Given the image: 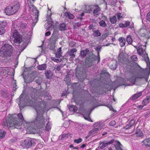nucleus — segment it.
<instances>
[{"label": "nucleus", "instance_id": "nucleus-29", "mask_svg": "<svg viewBox=\"0 0 150 150\" xmlns=\"http://www.w3.org/2000/svg\"><path fill=\"white\" fill-rule=\"evenodd\" d=\"M143 142L144 145L146 147L150 146V138L145 139Z\"/></svg>", "mask_w": 150, "mask_h": 150}, {"label": "nucleus", "instance_id": "nucleus-23", "mask_svg": "<svg viewBox=\"0 0 150 150\" xmlns=\"http://www.w3.org/2000/svg\"><path fill=\"white\" fill-rule=\"evenodd\" d=\"M47 30H50L52 29V27L54 26V24L52 22H47L45 24Z\"/></svg>", "mask_w": 150, "mask_h": 150}, {"label": "nucleus", "instance_id": "nucleus-17", "mask_svg": "<svg viewBox=\"0 0 150 150\" xmlns=\"http://www.w3.org/2000/svg\"><path fill=\"white\" fill-rule=\"evenodd\" d=\"M110 68L112 70L115 69L117 67V62L116 60L112 61L109 64Z\"/></svg>", "mask_w": 150, "mask_h": 150}, {"label": "nucleus", "instance_id": "nucleus-45", "mask_svg": "<svg viewBox=\"0 0 150 150\" xmlns=\"http://www.w3.org/2000/svg\"><path fill=\"white\" fill-rule=\"evenodd\" d=\"M52 60L54 61V62H56L57 63L60 62L62 61V59L61 58L57 59L54 57L52 58Z\"/></svg>", "mask_w": 150, "mask_h": 150}, {"label": "nucleus", "instance_id": "nucleus-9", "mask_svg": "<svg viewBox=\"0 0 150 150\" xmlns=\"http://www.w3.org/2000/svg\"><path fill=\"white\" fill-rule=\"evenodd\" d=\"M147 66L149 69L147 70H143L141 72L140 74L139 75L138 77L140 79L144 78L146 81H148L149 76L150 74V67H149V65H147Z\"/></svg>", "mask_w": 150, "mask_h": 150}, {"label": "nucleus", "instance_id": "nucleus-19", "mask_svg": "<svg viewBox=\"0 0 150 150\" xmlns=\"http://www.w3.org/2000/svg\"><path fill=\"white\" fill-rule=\"evenodd\" d=\"M142 94V92L137 93L131 97L129 100H134L137 99L139 97L141 96Z\"/></svg>", "mask_w": 150, "mask_h": 150}, {"label": "nucleus", "instance_id": "nucleus-26", "mask_svg": "<svg viewBox=\"0 0 150 150\" xmlns=\"http://www.w3.org/2000/svg\"><path fill=\"white\" fill-rule=\"evenodd\" d=\"M118 40L120 42V44L121 47H123L125 45L126 40L124 38L120 37L119 38Z\"/></svg>", "mask_w": 150, "mask_h": 150}, {"label": "nucleus", "instance_id": "nucleus-33", "mask_svg": "<svg viewBox=\"0 0 150 150\" xmlns=\"http://www.w3.org/2000/svg\"><path fill=\"white\" fill-rule=\"evenodd\" d=\"M88 52V50H87L81 51L80 55L81 57L82 58H83L84 57L86 56Z\"/></svg>", "mask_w": 150, "mask_h": 150}, {"label": "nucleus", "instance_id": "nucleus-22", "mask_svg": "<svg viewBox=\"0 0 150 150\" xmlns=\"http://www.w3.org/2000/svg\"><path fill=\"white\" fill-rule=\"evenodd\" d=\"M96 8L94 10L93 13L95 15H98L99 14V13L101 11V9L98 5L96 4L93 6Z\"/></svg>", "mask_w": 150, "mask_h": 150}, {"label": "nucleus", "instance_id": "nucleus-20", "mask_svg": "<svg viewBox=\"0 0 150 150\" xmlns=\"http://www.w3.org/2000/svg\"><path fill=\"white\" fill-rule=\"evenodd\" d=\"M45 74L47 79H50L53 76V73L50 70H47L45 71Z\"/></svg>", "mask_w": 150, "mask_h": 150}, {"label": "nucleus", "instance_id": "nucleus-5", "mask_svg": "<svg viewBox=\"0 0 150 150\" xmlns=\"http://www.w3.org/2000/svg\"><path fill=\"white\" fill-rule=\"evenodd\" d=\"M20 6V4L16 2L13 6H8L6 7L4 10V12L8 16L13 15L19 9Z\"/></svg>", "mask_w": 150, "mask_h": 150}, {"label": "nucleus", "instance_id": "nucleus-52", "mask_svg": "<svg viewBox=\"0 0 150 150\" xmlns=\"http://www.w3.org/2000/svg\"><path fill=\"white\" fill-rule=\"evenodd\" d=\"M26 25L24 23H20V27L21 29H23L26 28Z\"/></svg>", "mask_w": 150, "mask_h": 150}, {"label": "nucleus", "instance_id": "nucleus-43", "mask_svg": "<svg viewBox=\"0 0 150 150\" xmlns=\"http://www.w3.org/2000/svg\"><path fill=\"white\" fill-rule=\"evenodd\" d=\"M70 135V134L69 133L63 134L61 136V139H63L65 138H68Z\"/></svg>", "mask_w": 150, "mask_h": 150}, {"label": "nucleus", "instance_id": "nucleus-34", "mask_svg": "<svg viewBox=\"0 0 150 150\" xmlns=\"http://www.w3.org/2000/svg\"><path fill=\"white\" fill-rule=\"evenodd\" d=\"M101 34L99 30H96L92 34V35L94 37H98L100 36Z\"/></svg>", "mask_w": 150, "mask_h": 150}, {"label": "nucleus", "instance_id": "nucleus-25", "mask_svg": "<svg viewBox=\"0 0 150 150\" xmlns=\"http://www.w3.org/2000/svg\"><path fill=\"white\" fill-rule=\"evenodd\" d=\"M62 52L61 47L58 49L55 53V57L56 58H60L62 56Z\"/></svg>", "mask_w": 150, "mask_h": 150}, {"label": "nucleus", "instance_id": "nucleus-42", "mask_svg": "<svg viewBox=\"0 0 150 150\" xmlns=\"http://www.w3.org/2000/svg\"><path fill=\"white\" fill-rule=\"evenodd\" d=\"M6 132L3 130H0V138L4 137L6 134Z\"/></svg>", "mask_w": 150, "mask_h": 150}, {"label": "nucleus", "instance_id": "nucleus-37", "mask_svg": "<svg viewBox=\"0 0 150 150\" xmlns=\"http://www.w3.org/2000/svg\"><path fill=\"white\" fill-rule=\"evenodd\" d=\"M100 25L103 28H105L107 27V24L105 21L103 20H101L99 22Z\"/></svg>", "mask_w": 150, "mask_h": 150}, {"label": "nucleus", "instance_id": "nucleus-54", "mask_svg": "<svg viewBox=\"0 0 150 150\" xmlns=\"http://www.w3.org/2000/svg\"><path fill=\"white\" fill-rule=\"evenodd\" d=\"M135 121L134 120H131L129 122V124L130 125V127L132 126L134 124Z\"/></svg>", "mask_w": 150, "mask_h": 150}, {"label": "nucleus", "instance_id": "nucleus-18", "mask_svg": "<svg viewBox=\"0 0 150 150\" xmlns=\"http://www.w3.org/2000/svg\"><path fill=\"white\" fill-rule=\"evenodd\" d=\"M29 8V10L30 11H35V14L37 16H38V14L39 13V11L37 10L36 7L34 6L33 4H32V5H31L28 6Z\"/></svg>", "mask_w": 150, "mask_h": 150}, {"label": "nucleus", "instance_id": "nucleus-39", "mask_svg": "<svg viewBox=\"0 0 150 150\" xmlns=\"http://www.w3.org/2000/svg\"><path fill=\"white\" fill-rule=\"evenodd\" d=\"M117 16L118 19L123 18L125 16L123 13H118L117 14Z\"/></svg>", "mask_w": 150, "mask_h": 150}, {"label": "nucleus", "instance_id": "nucleus-59", "mask_svg": "<svg viewBox=\"0 0 150 150\" xmlns=\"http://www.w3.org/2000/svg\"><path fill=\"white\" fill-rule=\"evenodd\" d=\"M146 19L148 21L150 22V11L147 14L146 16Z\"/></svg>", "mask_w": 150, "mask_h": 150}, {"label": "nucleus", "instance_id": "nucleus-6", "mask_svg": "<svg viewBox=\"0 0 150 150\" xmlns=\"http://www.w3.org/2000/svg\"><path fill=\"white\" fill-rule=\"evenodd\" d=\"M97 60V57L93 54L91 52H90L86 57L85 63L86 67H90L94 64V62Z\"/></svg>", "mask_w": 150, "mask_h": 150}, {"label": "nucleus", "instance_id": "nucleus-46", "mask_svg": "<svg viewBox=\"0 0 150 150\" xmlns=\"http://www.w3.org/2000/svg\"><path fill=\"white\" fill-rule=\"evenodd\" d=\"M50 122H48L46 126L45 127L46 130L47 131H49V130L51 128V126L50 125Z\"/></svg>", "mask_w": 150, "mask_h": 150}, {"label": "nucleus", "instance_id": "nucleus-53", "mask_svg": "<svg viewBox=\"0 0 150 150\" xmlns=\"http://www.w3.org/2000/svg\"><path fill=\"white\" fill-rule=\"evenodd\" d=\"M129 81L132 83L134 84L136 81V79L134 77H132L129 79Z\"/></svg>", "mask_w": 150, "mask_h": 150}, {"label": "nucleus", "instance_id": "nucleus-57", "mask_svg": "<svg viewBox=\"0 0 150 150\" xmlns=\"http://www.w3.org/2000/svg\"><path fill=\"white\" fill-rule=\"evenodd\" d=\"M116 124V122L114 120L112 121L110 123H109V125L111 126H115Z\"/></svg>", "mask_w": 150, "mask_h": 150}, {"label": "nucleus", "instance_id": "nucleus-56", "mask_svg": "<svg viewBox=\"0 0 150 150\" xmlns=\"http://www.w3.org/2000/svg\"><path fill=\"white\" fill-rule=\"evenodd\" d=\"M63 67V65L62 64L58 65L57 66V67L55 69L57 71H59L61 70V69Z\"/></svg>", "mask_w": 150, "mask_h": 150}, {"label": "nucleus", "instance_id": "nucleus-28", "mask_svg": "<svg viewBox=\"0 0 150 150\" xmlns=\"http://www.w3.org/2000/svg\"><path fill=\"white\" fill-rule=\"evenodd\" d=\"M59 28L61 31H64L67 30V27L65 23H63L60 24L59 26Z\"/></svg>", "mask_w": 150, "mask_h": 150}, {"label": "nucleus", "instance_id": "nucleus-51", "mask_svg": "<svg viewBox=\"0 0 150 150\" xmlns=\"http://www.w3.org/2000/svg\"><path fill=\"white\" fill-rule=\"evenodd\" d=\"M131 59L134 61H137L138 60L137 56L136 55H133L131 57Z\"/></svg>", "mask_w": 150, "mask_h": 150}, {"label": "nucleus", "instance_id": "nucleus-8", "mask_svg": "<svg viewBox=\"0 0 150 150\" xmlns=\"http://www.w3.org/2000/svg\"><path fill=\"white\" fill-rule=\"evenodd\" d=\"M134 46L136 48L138 54L143 57L147 65H149L150 67V62L148 54L142 48V46L139 45L138 48H137L136 46Z\"/></svg>", "mask_w": 150, "mask_h": 150}, {"label": "nucleus", "instance_id": "nucleus-12", "mask_svg": "<svg viewBox=\"0 0 150 150\" xmlns=\"http://www.w3.org/2000/svg\"><path fill=\"white\" fill-rule=\"evenodd\" d=\"M77 51V50L75 48L69 50L67 53V54H68L70 57V59L72 60L75 57V53Z\"/></svg>", "mask_w": 150, "mask_h": 150}, {"label": "nucleus", "instance_id": "nucleus-30", "mask_svg": "<svg viewBox=\"0 0 150 150\" xmlns=\"http://www.w3.org/2000/svg\"><path fill=\"white\" fill-rule=\"evenodd\" d=\"M64 15L66 17H68L69 19H73L74 17V16L70 12H66L64 13Z\"/></svg>", "mask_w": 150, "mask_h": 150}, {"label": "nucleus", "instance_id": "nucleus-4", "mask_svg": "<svg viewBox=\"0 0 150 150\" xmlns=\"http://www.w3.org/2000/svg\"><path fill=\"white\" fill-rule=\"evenodd\" d=\"M13 47L8 44H4L0 50V54L3 57H11L12 54Z\"/></svg>", "mask_w": 150, "mask_h": 150}, {"label": "nucleus", "instance_id": "nucleus-14", "mask_svg": "<svg viewBox=\"0 0 150 150\" xmlns=\"http://www.w3.org/2000/svg\"><path fill=\"white\" fill-rule=\"evenodd\" d=\"M113 141V143L114 144L116 150H122V145L119 142L115 140L114 139Z\"/></svg>", "mask_w": 150, "mask_h": 150}, {"label": "nucleus", "instance_id": "nucleus-38", "mask_svg": "<svg viewBox=\"0 0 150 150\" xmlns=\"http://www.w3.org/2000/svg\"><path fill=\"white\" fill-rule=\"evenodd\" d=\"M110 20L112 24H114L117 21V18L116 16H114L112 17H110Z\"/></svg>", "mask_w": 150, "mask_h": 150}, {"label": "nucleus", "instance_id": "nucleus-36", "mask_svg": "<svg viewBox=\"0 0 150 150\" xmlns=\"http://www.w3.org/2000/svg\"><path fill=\"white\" fill-rule=\"evenodd\" d=\"M68 108L70 111L76 112L77 110L76 107L75 105H71L68 107Z\"/></svg>", "mask_w": 150, "mask_h": 150}, {"label": "nucleus", "instance_id": "nucleus-64", "mask_svg": "<svg viewBox=\"0 0 150 150\" xmlns=\"http://www.w3.org/2000/svg\"><path fill=\"white\" fill-rule=\"evenodd\" d=\"M119 26L120 28H126V26H125V24L123 23H120L119 25Z\"/></svg>", "mask_w": 150, "mask_h": 150}, {"label": "nucleus", "instance_id": "nucleus-13", "mask_svg": "<svg viewBox=\"0 0 150 150\" xmlns=\"http://www.w3.org/2000/svg\"><path fill=\"white\" fill-rule=\"evenodd\" d=\"M100 75V79L103 81L106 78L108 77L109 74L106 71L102 70L101 71Z\"/></svg>", "mask_w": 150, "mask_h": 150}, {"label": "nucleus", "instance_id": "nucleus-31", "mask_svg": "<svg viewBox=\"0 0 150 150\" xmlns=\"http://www.w3.org/2000/svg\"><path fill=\"white\" fill-rule=\"evenodd\" d=\"M0 93L1 95L5 98H7L8 96V93L6 90H2L0 91Z\"/></svg>", "mask_w": 150, "mask_h": 150}, {"label": "nucleus", "instance_id": "nucleus-40", "mask_svg": "<svg viewBox=\"0 0 150 150\" xmlns=\"http://www.w3.org/2000/svg\"><path fill=\"white\" fill-rule=\"evenodd\" d=\"M136 134L138 136L141 137L143 135V133L142 132V131L139 129H137Z\"/></svg>", "mask_w": 150, "mask_h": 150}, {"label": "nucleus", "instance_id": "nucleus-2", "mask_svg": "<svg viewBox=\"0 0 150 150\" xmlns=\"http://www.w3.org/2000/svg\"><path fill=\"white\" fill-rule=\"evenodd\" d=\"M24 120L23 116L21 113L18 114H14L8 118L6 122H4L3 125L5 126H9L17 129L20 128V125L22 121Z\"/></svg>", "mask_w": 150, "mask_h": 150}, {"label": "nucleus", "instance_id": "nucleus-61", "mask_svg": "<svg viewBox=\"0 0 150 150\" xmlns=\"http://www.w3.org/2000/svg\"><path fill=\"white\" fill-rule=\"evenodd\" d=\"M27 4L28 6H29L30 5H32L33 4V3L30 0H28Z\"/></svg>", "mask_w": 150, "mask_h": 150}, {"label": "nucleus", "instance_id": "nucleus-58", "mask_svg": "<svg viewBox=\"0 0 150 150\" xmlns=\"http://www.w3.org/2000/svg\"><path fill=\"white\" fill-rule=\"evenodd\" d=\"M35 81L36 83L39 85H40L42 83V80L40 79L35 80Z\"/></svg>", "mask_w": 150, "mask_h": 150}, {"label": "nucleus", "instance_id": "nucleus-60", "mask_svg": "<svg viewBox=\"0 0 150 150\" xmlns=\"http://www.w3.org/2000/svg\"><path fill=\"white\" fill-rule=\"evenodd\" d=\"M95 27V26L93 24H90L88 27V29L89 30H91L92 29Z\"/></svg>", "mask_w": 150, "mask_h": 150}, {"label": "nucleus", "instance_id": "nucleus-48", "mask_svg": "<svg viewBox=\"0 0 150 150\" xmlns=\"http://www.w3.org/2000/svg\"><path fill=\"white\" fill-rule=\"evenodd\" d=\"M55 44L50 43V49L51 50H54L55 47Z\"/></svg>", "mask_w": 150, "mask_h": 150}, {"label": "nucleus", "instance_id": "nucleus-21", "mask_svg": "<svg viewBox=\"0 0 150 150\" xmlns=\"http://www.w3.org/2000/svg\"><path fill=\"white\" fill-rule=\"evenodd\" d=\"M103 123L101 122H95L93 125V126L94 127H97V128H98V129H102L103 127Z\"/></svg>", "mask_w": 150, "mask_h": 150}, {"label": "nucleus", "instance_id": "nucleus-35", "mask_svg": "<svg viewBox=\"0 0 150 150\" xmlns=\"http://www.w3.org/2000/svg\"><path fill=\"white\" fill-rule=\"evenodd\" d=\"M89 111H88L86 115H83V116L85 119L86 120L89 121L93 122L92 120L89 117Z\"/></svg>", "mask_w": 150, "mask_h": 150}, {"label": "nucleus", "instance_id": "nucleus-3", "mask_svg": "<svg viewBox=\"0 0 150 150\" xmlns=\"http://www.w3.org/2000/svg\"><path fill=\"white\" fill-rule=\"evenodd\" d=\"M18 28L17 24L15 23L12 25L11 28V32L12 35L11 36V38H13L14 42L15 43L19 44L22 41V37L18 33L17 28Z\"/></svg>", "mask_w": 150, "mask_h": 150}, {"label": "nucleus", "instance_id": "nucleus-49", "mask_svg": "<svg viewBox=\"0 0 150 150\" xmlns=\"http://www.w3.org/2000/svg\"><path fill=\"white\" fill-rule=\"evenodd\" d=\"M82 141V139L81 138H79L78 139H74V142L77 144H79L81 143Z\"/></svg>", "mask_w": 150, "mask_h": 150}, {"label": "nucleus", "instance_id": "nucleus-55", "mask_svg": "<svg viewBox=\"0 0 150 150\" xmlns=\"http://www.w3.org/2000/svg\"><path fill=\"white\" fill-rule=\"evenodd\" d=\"M76 43L74 41H71L69 43V46L72 47H74L76 45Z\"/></svg>", "mask_w": 150, "mask_h": 150}, {"label": "nucleus", "instance_id": "nucleus-24", "mask_svg": "<svg viewBox=\"0 0 150 150\" xmlns=\"http://www.w3.org/2000/svg\"><path fill=\"white\" fill-rule=\"evenodd\" d=\"M101 48L102 47L101 46L99 45L98 46L96 47L95 48V50L97 51L98 53V56H97V57L98 63L100 61L99 52H100V49H101Z\"/></svg>", "mask_w": 150, "mask_h": 150}, {"label": "nucleus", "instance_id": "nucleus-62", "mask_svg": "<svg viewBox=\"0 0 150 150\" xmlns=\"http://www.w3.org/2000/svg\"><path fill=\"white\" fill-rule=\"evenodd\" d=\"M130 22L129 21H126L124 24L125 26H126V27H127L129 25Z\"/></svg>", "mask_w": 150, "mask_h": 150}, {"label": "nucleus", "instance_id": "nucleus-47", "mask_svg": "<svg viewBox=\"0 0 150 150\" xmlns=\"http://www.w3.org/2000/svg\"><path fill=\"white\" fill-rule=\"evenodd\" d=\"M29 76L31 77L30 79L28 80V82L32 81L35 79V77L33 76V74H31L29 75Z\"/></svg>", "mask_w": 150, "mask_h": 150}, {"label": "nucleus", "instance_id": "nucleus-41", "mask_svg": "<svg viewBox=\"0 0 150 150\" xmlns=\"http://www.w3.org/2000/svg\"><path fill=\"white\" fill-rule=\"evenodd\" d=\"M126 41L128 42L129 44H131L132 42V40L131 37L129 35H127L126 38Z\"/></svg>", "mask_w": 150, "mask_h": 150}, {"label": "nucleus", "instance_id": "nucleus-32", "mask_svg": "<svg viewBox=\"0 0 150 150\" xmlns=\"http://www.w3.org/2000/svg\"><path fill=\"white\" fill-rule=\"evenodd\" d=\"M150 101V96H147L146 98L144 99L142 101V104L144 105H146Z\"/></svg>", "mask_w": 150, "mask_h": 150}, {"label": "nucleus", "instance_id": "nucleus-63", "mask_svg": "<svg viewBox=\"0 0 150 150\" xmlns=\"http://www.w3.org/2000/svg\"><path fill=\"white\" fill-rule=\"evenodd\" d=\"M108 107L109 108L110 110H112L113 111H115V110L113 109L112 106V105H109L108 106Z\"/></svg>", "mask_w": 150, "mask_h": 150}, {"label": "nucleus", "instance_id": "nucleus-11", "mask_svg": "<svg viewBox=\"0 0 150 150\" xmlns=\"http://www.w3.org/2000/svg\"><path fill=\"white\" fill-rule=\"evenodd\" d=\"M7 24L6 21H0V35H2L5 32V27Z\"/></svg>", "mask_w": 150, "mask_h": 150}, {"label": "nucleus", "instance_id": "nucleus-1", "mask_svg": "<svg viewBox=\"0 0 150 150\" xmlns=\"http://www.w3.org/2000/svg\"><path fill=\"white\" fill-rule=\"evenodd\" d=\"M37 95V92L32 93L31 98L34 100L33 101L29 98H25L23 101L21 99L20 100L18 103L20 110L23 108L26 105L33 106L37 113V117L34 120V123L38 129L44 127L45 123L47 120L44 119L42 114L46 111V104L43 100L40 102H35V99Z\"/></svg>", "mask_w": 150, "mask_h": 150}, {"label": "nucleus", "instance_id": "nucleus-7", "mask_svg": "<svg viewBox=\"0 0 150 150\" xmlns=\"http://www.w3.org/2000/svg\"><path fill=\"white\" fill-rule=\"evenodd\" d=\"M21 144L24 148H30L35 145V140L31 138H27L24 140H22Z\"/></svg>", "mask_w": 150, "mask_h": 150}, {"label": "nucleus", "instance_id": "nucleus-50", "mask_svg": "<svg viewBox=\"0 0 150 150\" xmlns=\"http://www.w3.org/2000/svg\"><path fill=\"white\" fill-rule=\"evenodd\" d=\"M47 20L48 21V22H52V23H53V24H54V23L52 21V19L51 17V15H50L49 16H47Z\"/></svg>", "mask_w": 150, "mask_h": 150}, {"label": "nucleus", "instance_id": "nucleus-16", "mask_svg": "<svg viewBox=\"0 0 150 150\" xmlns=\"http://www.w3.org/2000/svg\"><path fill=\"white\" fill-rule=\"evenodd\" d=\"M93 6L84 5L82 7V9L84 10V11L86 13H89L92 11L93 8Z\"/></svg>", "mask_w": 150, "mask_h": 150}, {"label": "nucleus", "instance_id": "nucleus-10", "mask_svg": "<svg viewBox=\"0 0 150 150\" xmlns=\"http://www.w3.org/2000/svg\"><path fill=\"white\" fill-rule=\"evenodd\" d=\"M58 31L54 30L53 33L50 39V43L55 44L58 38Z\"/></svg>", "mask_w": 150, "mask_h": 150}, {"label": "nucleus", "instance_id": "nucleus-44", "mask_svg": "<svg viewBox=\"0 0 150 150\" xmlns=\"http://www.w3.org/2000/svg\"><path fill=\"white\" fill-rule=\"evenodd\" d=\"M92 133V134H94L97 133L98 131V128H95L91 130V131Z\"/></svg>", "mask_w": 150, "mask_h": 150}, {"label": "nucleus", "instance_id": "nucleus-27", "mask_svg": "<svg viewBox=\"0 0 150 150\" xmlns=\"http://www.w3.org/2000/svg\"><path fill=\"white\" fill-rule=\"evenodd\" d=\"M37 68L39 70H45L47 68V65L46 64L39 65L37 67Z\"/></svg>", "mask_w": 150, "mask_h": 150}, {"label": "nucleus", "instance_id": "nucleus-15", "mask_svg": "<svg viewBox=\"0 0 150 150\" xmlns=\"http://www.w3.org/2000/svg\"><path fill=\"white\" fill-rule=\"evenodd\" d=\"M114 139H112L109 142H101L100 143V148L103 149L107 146L110 144H113V142H114Z\"/></svg>", "mask_w": 150, "mask_h": 150}]
</instances>
